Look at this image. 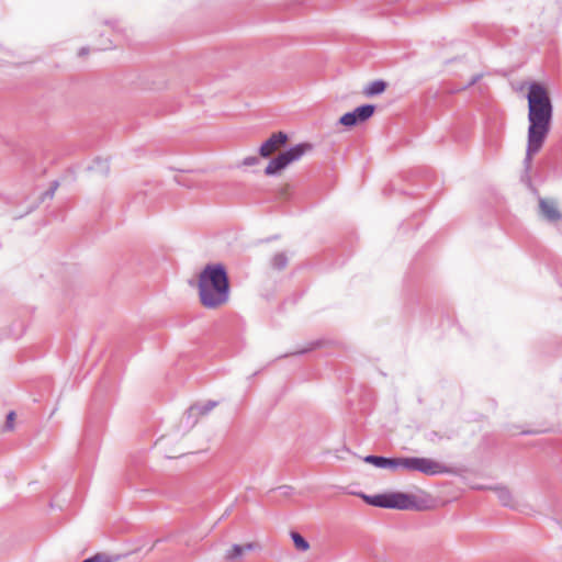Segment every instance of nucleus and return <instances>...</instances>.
Segmentation results:
<instances>
[{
  "mask_svg": "<svg viewBox=\"0 0 562 562\" xmlns=\"http://www.w3.org/2000/svg\"><path fill=\"white\" fill-rule=\"evenodd\" d=\"M539 210L541 216L547 220L548 222L554 223L558 222L562 214L558 209V205L555 201L548 200V199H540L539 200Z\"/></svg>",
  "mask_w": 562,
  "mask_h": 562,
  "instance_id": "obj_8",
  "label": "nucleus"
},
{
  "mask_svg": "<svg viewBox=\"0 0 562 562\" xmlns=\"http://www.w3.org/2000/svg\"><path fill=\"white\" fill-rule=\"evenodd\" d=\"M257 547L258 546L255 542H249V543H246L245 546H241V548H245V552L255 550Z\"/></svg>",
  "mask_w": 562,
  "mask_h": 562,
  "instance_id": "obj_24",
  "label": "nucleus"
},
{
  "mask_svg": "<svg viewBox=\"0 0 562 562\" xmlns=\"http://www.w3.org/2000/svg\"><path fill=\"white\" fill-rule=\"evenodd\" d=\"M288 142V135L283 132L273 133L259 148V155L269 158L274 151Z\"/></svg>",
  "mask_w": 562,
  "mask_h": 562,
  "instance_id": "obj_6",
  "label": "nucleus"
},
{
  "mask_svg": "<svg viewBox=\"0 0 562 562\" xmlns=\"http://www.w3.org/2000/svg\"><path fill=\"white\" fill-rule=\"evenodd\" d=\"M527 100L529 126L524 165L528 170L531 167L533 155L540 151L549 135L553 116V105L548 90L538 82H531L529 85Z\"/></svg>",
  "mask_w": 562,
  "mask_h": 562,
  "instance_id": "obj_1",
  "label": "nucleus"
},
{
  "mask_svg": "<svg viewBox=\"0 0 562 562\" xmlns=\"http://www.w3.org/2000/svg\"><path fill=\"white\" fill-rule=\"evenodd\" d=\"M385 469L397 470L400 469L398 458H386Z\"/></svg>",
  "mask_w": 562,
  "mask_h": 562,
  "instance_id": "obj_21",
  "label": "nucleus"
},
{
  "mask_svg": "<svg viewBox=\"0 0 562 562\" xmlns=\"http://www.w3.org/2000/svg\"><path fill=\"white\" fill-rule=\"evenodd\" d=\"M245 552V548H241L240 544H233L229 550L225 553L226 561H234L239 559Z\"/></svg>",
  "mask_w": 562,
  "mask_h": 562,
  "instance_id": "obj_15",
  "label": "nucleus"
},
{
  "mask_svg": "<svg viewBox=\"0 0 562 562\" xmlns=\"http://www.w3.org/2000/svg\"><path fill=\"white\" fill-rule=\"evenodd\" d=\"M306 351H307V349H304V350L295 351V352H293V355H302V353H304Z\"/></svg>",
  "mask_w": 562,
  "mask_h": 562,
  "instance_id": "obj_27",
  "label": "nucleus"
},
{
  "mask_svg": "<svg viewBox=\"0 0 562 562\" xmlns=\"http://www.w3.org/2000/svg\"><path fill=\"white\" fill-rule=\"evenodd\" d=\"M14 420H15V413L13 411H11L7 415L4 430H9V431L13 430L14 429Z\"/></svg>",
  "mask_w": 562,
  "mask_h": 562,
  "instance_id": "obj_20",
  "label": "nucleus"
},
{
  "mask_svg": "<svg viewBox=\"0 0 562 562\" xmlns=\"http://www.w3.org/2000/svg\"><path fill=\"white\" fill-rule=\"evenodd\" d=\"M375 111V106L373 104H363L361 106L356 108L351 112L345 113L340 119L339 123L347 127H352L359 123L366 122L369 120Z\"/></svg>",
  "mask_w": 562,
  "mask_h": 562,
  "instance_id": "obj_5",
  "label": "nucleus"
},
{
  "mask_svg": "<svg viewBox=\"0 0 562 562\" xmlns=\"http://www.w3.org/2000/svg\"><path fill=\"white\" fill-rule=\"evenodd\" d=\"M400 469L413 471L414 470V457L398 458Z\"/></svg>",
  "mask_w": 562,
  "mask_h": 562,
  "instance_id": "obj_18",
  "label": "nucleus"
},
{
  "mask_svg": "<svg viewBox=\"0 0 562 562\" xmlns=\"http://www.w3.org/2000/svg\"><path fill=\"white\" fill-rule=\"evenodd\" d=\"M58 188V182L57 181H54L49 188L48 191L45 192V196H48V198H53L54 196V193L56 191V189Z\"/></svg>",
  "mask_w": 562,
  "mask_h": 562,
  "instance_id": "obj_23",
  "label": "nucleus"
},
{
  "mask_svg": "<svg viewBox=\"0 0 562 562\" xmlns=\"http://www.w3.org/2000/svg\"><path fill=\"white\" fill-rule=\"evenodd\" d=\"M119 557H111L105 553H97L91 558L85 559L82 562H116Z\"/></svg>",
  "mask_w": 562,
  "mask_h": 562,
  "instance_id": "obj_16",
  "label": "nucleus"
},
{
  "mask_svg": "<svg viewBox=\"0 0 562 562\" xmlns=\"http://www.w3.org/2000/svg\"><path fill=\"white\" fill-rule=\"evenodd\" d=\"M288 261L285 252H278L271 258V267L276 270H283L288 266Z\"/></svg>",
  "mask_w": 562,
  "mask_h": 562,
  "instance_id": "obj_12",
  "label": "nucleus"
},
{
  "mask_svg": "<svg viewBox=\"0 0 562 562\" xmlns=\"http://www.w3.org/2000/svg\"><path fill=\"white\" fill-rule=\"evenodd\" d=\"M386 89V82L383 81V80H374L372 82H370L368 86L364 87L363 89V94L366 97H374V95H378V94H381L385 91Z\"/></svg>",
  "mask_w": 562,
  "mask_h": 562,
  "instance_id": "obj_10",
  "label": "nucleus"
},
{
  "mask_svg": "<svg viewBox=\"0 0 562 562\" xmlns=\"http://www.w3.org/2000/svg\"><path fill=\"white\" fill-rule=\"evenodd\" d=\"M259 164V158L257 156H248L243 160V166H255Z\"/></svg>",
  "mask_w": 562,
  "mask_h": 562,
  "instance_id": "obj_22",
  "label": "nucleus"
},
{
  "mask_svg": "<svg viewBox=\"0 0 562 562\" xmlns=\"http://www.w3.org/2000/svg\"><path fill=\"white\" fill-rule=\"evenodd\" d=\"M312 149L307 143L297 144L290 149L280 153L276 158L271 159L265 169L267 176H272L286 168L290 164L301 159V157Z\"/></svg>",
  "mask_w": 562,
  "mask_h": 562,
  "instance_id": "obj_3",
  "label": "nucleus"
},
{
  "mask_svg": "<svg viewBox=\"0 0 562 562\" xmlns=\"http://www.w3.org/2000/svg\"><path fill=\"white\" fill-rule=\"evenodd\" d=\"M477 78H479V77L473 78V79H472V81L470 82V85H474V83H475V81L477 80Z\"/></svg>",
  "mask_w": 562,
  "mask_h": 562,
  "instance_id": "obj_28",
  "label": "nucleus"
},
{
  "mask_svg": "<svg viewBox=\"0 0 562 562\" xmlns=\"http://www.w3.org/2000/svg\"><path fill=\"white\" fill-rule=\"evenodd\" d=\"M364 462L375 465L376 468L385 469L386 457L381 456H367Z\"/></svg>",
  "mask_w": 562,
  "mask_h": 562,
  "instance_id": "obj_17",
  "label": "nucleus"
},
{
  "mask_svg": "<svg viewBox=\"0 0 562 562\" xmlns=\"http://www.w3.org/2000/svg\"><path fill=\"white\" fill-rule=\"evenodd\" d=\"M291 538L297 550L305 552L310 549V543L299 532L292 531Z\"/></svg>",
  "mask_w": 562,
  "mask_h": 562,
  "instance_id": "obj_14",
  "label": "nucleus"
},
{
  "mask_svg": "<svg viewBox=\"0 0 562 562\" xmlns=\"http://www.w3.org/2000/svg\"><path fill=\"white\" fill-rule=\"evenodd\" d=\"M110 47H111L110 45H105V44H104V45H101V46L99 47V49L104 50V49H108V48H110Z\"/></svg>",
  "mask_w": 562,
  "mask_h": 562,
  "instance_id": "obj_26",
  "label": "nucleus"
},
{
  "mask_svg": "<svg viewBox=\"0 0 562 562\" xmlns=\"http://www.w3.org/2000/svg\"><path fill=\"white\" fill-rule=\"evenodd\" d=\"M445 467L429 458L414 457V470L426 475H436L442 473Z\"/></svg>",
  "mask_w": 562,
  "mask_h": 562,
  "instance_id": "obj_7",
  "label": "nucleus"
},
{
  "mask_svg": "<svg viewBox=\"0 0 562 562\" xmlns=\"http://www.w3.org/2000/svg\"><path fill=\"white\" fill-rule=\"evenodd\" d=\"M88 53H89V48H88V47H82V48H80V50L78 52V55H79L80 57H82V56H86Z\"/></svg>",
  "mask_w": 562,
  "mask_h": 562,
  "instance_id": "obj_25",
  "label": "nucleus"
},
{
  "mask_svg": "<svg viewBox=\"0 0 562 562\" xmlns=\"http://www.w3.org/2000/svg\"><path fill=\"white\" fill-rule=\"evenodd\" d=\"M385 508L422 510L425 507L419 504L414 495L396 492L386 494Z\"/></svg>",
  "mask_w": 562,
  "mask_h": 562,
  "instance_id": "obj_4",
  "label": "nucleus"
},
{
  "mask_svg": "<svg viewBox=\"0 0 562 562\" xmlns=\"http://www.w3.org/2000/svg\"><path fill=\"white\" fill-rule=\"evenodd\" d=\"M366 502L372 506L385 508L386 494H378L372 496L362 495Z\"/></svg>",
  "mask_w": 562,
  "mask_h": 562,
  "instance_id": "obj_13",
  "label": "nucleus"
},
{
  "mask_svg": "<svg viewBox=\"0 0 562 562\" xmlns=\"http://www.w3.org/2000/svg\"><path fill=\"white\" fill-rule=\"evenodd\" d=\"M495 493L503 506L516 508L517 502L512 492L506 486H494L491 487Z\"/></svg>",
  "mask_w": 562,
  "mask_h": 562,
  "instance_id": "obj_9",
  "label": "nucleus"
},
{
  "mask_svg": "<svg viewBox=\"0 0 562 562\" xmlns=\"http://www.w3.org/2000/svg\"><path fill=\"white\" fill-rule=\"evenodd\" d=\"M90 169L98 170L102 173H108L110 170V167H109V164L106 160L98 159L94 161V165Z\"/></svg>",
  "mask_w": 562,
  "mask_h": 562,
  "instance_id": "obj_19",
  "label": "nucleus"
},
{
  "mask_svg": "<svg viewBox=\"0 0 562 562\" xmlns=\"http://www.w3.org/2000/svg\"><path fill=\"white\" fill-rule=\"evenodd\" d=\"M201 304L210 310L223 306L229 300V280L221 263L206 265L198 278Z\"/></svg>",
  "mask_w": 562,
  "mask_h": 562,
  "instance_id": "obj_2",
  "label": "nucleus"
},
{
  "mask_svg": "<svg viewBox=\"0 0 562 562\" xmlns=\"http://www.w3.org/2000/svg\"><path fill=\"white\" fill-rule=\"evenodd\" d=\"M217 405V402L215 401H209L205 404H194L192 405L187 414L188 417L192 415H206L209 412H211L215 406Z\"/></svg>",
  "mask_w": 562,
  "mask_h": 562,
  "instance_id": "obj_11",
  "label": "nucleus"
}]
</instances>
